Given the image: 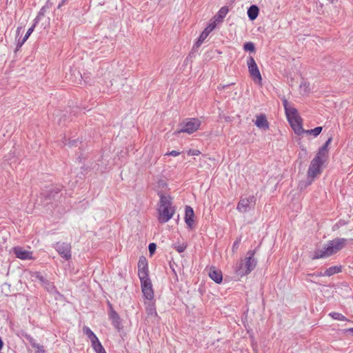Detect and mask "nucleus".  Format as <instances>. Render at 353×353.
I'll return each mask as SVG.
<instances>
[{
	"label": "nucleus",
	"instance_id": "49530a36",
	"mask_svg": "<svg viewBox=\"0 0 353 353\" xmlns=\"http://www.w3.org/2000/svg\"><path fill=\"white\" fill-rule=\"evenodd\" d=\"M78 143V140H72V141H70L68 143V145L70 146V147H72V146H74V145H77V143Z\"/></svg>",
	"mask_w": 353,
	"mask_h": 353
},
{
	"label": "nucleus",
	"instance_id": "a19ab883",
	"mask_svg": "<svg viewBox=\"0 0 353 353\" xmlns=\"http://www.w3.org/2000/svg\"><path fill=\"white\" fill-rule=\"evenodd\" d=\"M27 40H24V38L23 37V39L21 40V39H19L17 43V50H19L20 48H21V46L24 44V43Z\"/></svg>",
	"mask_w": 353,
	"mask_h": 353
},
{
	"label": "nucleus",
	"instance_id": "c85d7f7f",
	"mask_svg": "<svg viewBox=\"0 0 353 353\" xmlns=\"http://www.w3.org/2000/svg\"><path fill=\"white\" fill-rule=\"evenodd\" d=\"M43 287L46 289V290L50 293H58L56 287L53 284V283L48 281L46 284L43 285Z\"/></svg>",
	"mask_w": 353,
	"mask_h": 353
},
{
	"label": "nucleus",
	"instance_id": "c03bdc74",
	"mask_svg": "<svg viewBox=\"0 0 353 353\" xmlns=\"http://www.w3.org/2000/svg\"><path fill=\"white\" fill-rule=\"evenodd\" d=\"M179 154H180V152H178L176 150H172V151L165 154V155H170V156H173V157H176V156H179Z\"/></svg>",
	"mask_w": 353,
	"mask_h": 353
},
{
	"label": "nucleus",
	"instance_id": "bb28decb",
	"mask_svg": "<svg viewBox=\"0 0 353 353\" xmlns=\"http://www.w3.org/2000/svg\"><path fill=\"white\" fill-rule=\"evenodd\" d=\"M329 316H331L333 319L337 320V321H350L344 315L339 312H330L329 314Z\"/></svg>",
	"mask_w": 353,
	"mask_h": 353
},
{
	"label": "nucleus",
	"instance_id": "6ab92c4d",
	"mask_svg": "<svg viewBox=\"0 0 353 353\" xmlns=\"http://www.w3.org/2000/svg\"><path fill=\"white\" fill-rule=\"evenodd\" d=\"M255 125L261 129L268 130L269 128V123L266 119L265 115L259 114L256 116Z\"/></svg>",
	"mask_w": 353,
	"mask_h": 353
},
{
	"label": "nucleus",
	"instance_id": "9b49d317",
	"mask_svg": "<svg viewBox=\"0 0 353 353\" xmlns=\"http://www.w3.org/2000/svg\"><path fill=\"white\" fill-rule=\"evenodd\" d=\"M140 281L143 296L152 301L154 299V291L150 279L140 280Z\"/></svg>",
	"mask_w": 353,
	"mask_h": 353
},
{
	"label": "nucleus",
	"instance_id": "4c0bfd02",
	"mask_svg": "<svg viewBox=\"0 0 353 353\" xmlns=\"http://www.w3.org/2000/svg\"><path fill=\"white\" fill-rule=\"evenodd\" d=\"M32 347L34 348L38 353H44L45 352L44 347L42 345H40L37 343Z\"/></svg>",
	"mask_w": 353,
	"mask_h": 353
},
{
	"label": "nucleus",
	"instance_id": "4be33fe9",
	"mask_svg": "<svg viewBox=\"0 0 353 353\" xmlns=\"http://www.w3.org/2000/svg\"><path fill=\"white\" fill-rule=\"evenodd\" d=\"M327 152L320 148L313 159H316L318 162H322V163H324L325 161V157L327 156Z\"/></svg>",
	"mask_w": 353,
	"mask_h": 353
},
{
	"label": "nucleus",
	"instance_id": "39448f33",
	"mask_svg": "<svg viewBox=\"0 0 353 353\" xmlns=\"http://www.w3.org/2000/svg\"><path fill=\"white\" fill-rule=\"evenodd\" d=\"M201 124V121L197 118L185 119L180 123V128L176 131V134L181 132L188 133L189 134H192L199 130Z\"/></svg>",
	"mask_w": 353,
	"mask_h": 353
},
{
	"label": "nucleus",
	"instance_id": "f8f14e48",
	"mask_svg": "<svg viewBox=\"0 0 353 353\" xmlns=\"http://www.w3.org/2000/svg\"><path fill=\"white\" fill-rule=\"evenodd\" d=\"M216 22H212L209 23V25L204 29V30L201 32L197 41L194 43L193 46V49L199 48L205 41V39L208 37L209 34L216 28Z\"/></svg>",
	"mask_w": 353,
	"mask_h": 353
},
{
	"label": "nucleus",
	"instance_id": "cd10ccee",
	"mask_svg": "<svg viewBox=\"0 0 353 353\" xmlns=\"http://www.w3.org/2000/svg\"><path fill=\"white\" fill-rule=\"evenodd\" d=\"M92 348L94 350L96 353H106L104 347L101 345L99 340L97 342H94V344H92Z\"/></svg>",
	"mask_w": 353,
	"mask_h": 353
},
{
	"label": "nucleus",
	"instance_id": "603ef678",
	"mask_svg": "<svg viewBox=\"0 0 353 353\" xmlns=\"http://www.w3.org/2000/svg\"><path fill=\"white\" fill-rule=\"evenodd\" d=\"M21 27L17 28V34H20V31H21Z\"/></svg>",
	"mask_w": 353,
	"mask_h": 353
},
{
	"label": "nucleus",
	"instance_id": "1a4fd4ad",
	"mask_svg": "<svg viewBox=\"0 0 353 353\" xmlns=\"http://www.w3.org/2000/svg\"><path fill=\"white\" fill-rule=\"evenodd\" d=\"M138 276L140 280L150 279L148 261L143 256H140L139 259Z\"/></svg>",
	"mask_w": 353,
	"mask_h": 353
},
{
	"label": "nucleus",
	"instance_id": "ea45409f",
	"mask_svg": "<svg viewBox=\"0 0 353 353\" xmlns=\"http://www.w3.org/2000/svg\"><path fill=\"white\" fill-rule=\"evenodd\" d=\"M240 241H241V239H237L236 241H235L233 243V245H232V251L233 252H235L239 248Z\"/></svg>",
	"mask_w": 353,
	"mask_h": 353
},
{
	"label": "nucleus",
	"instance_id": "0eeeda50",
	"mask_svg": "<svg viewBox=\"0 0 353 353\" xmlns=\"http://www.w3.org/2000/svg\"><path fill=\"white\" fill-rule=\"evenodd\" d=\"M53 247L65 260L68 261L71 259L72 248L70 243L65 242H57Z\"/></svg>",
	"mask_w": 353,
	"mask_h": 353
},
{
	"label": "nucleus",
	"instance_id": "a211bd4d",
	"mask_svg": "<svg viewBox=\"0 0 353 353\" xmlns=\"http://www.w3.org/2000/svg\"><path fill=\"white\" fill-rule=\"evenodd\" d=\"M208 275L215 283H221L222 282V272L220 270H216L214 267L210 268Z\"/></svg>",
	"mask_w": 353,
	"mask_h": 353
},
{
	"label": "nucleus",
	"instance_id": "5701e85b",
	"mask_svg": "<svg viewBox=\"0 0 353 353\" xmlns=\"http://www.w3.org/2000/svg\"><path fill=\"white\" fill-rule=\"evenodd\" d=\"M341 270L342 267L341 265L331 266L324 272V274H325L326 276H330L336 273L341 272Z\"/></svg>",
	"mask_w": 353,
	"mask_h": 353
},
{
	"label": "nucleus",
	"instance_id": "b1692460",
	"mask_svg": "<svg viewBox=\"0 0 353 353\" xmlns=\"http://www.w3.org/2000/svg\"><path fill=\"white\" fill-rule=\"evenodd\" d=\"M285 112L288 121L290 120V119H291L297 116H299L297 110L292 106H290L288 108L285 109Z\"/></svg>",
	"mask_w": 353,
	"mask_h": 353
},
{
	"label": "nucleus",
	"instance_id": "393cba45",
	"mask_svg": "<svg viewBox=\"0 0 353 353\" xmlns=\"http://www.w3.org/2000/svg\"><path fill=\"white\" fill-rule=\"evenodd\" d=\"M146 312L148 316H157V312L156 310L155 305L153 302L148 303L146 306Z\"/></svg>",
	"mask_w": 353,
	"mask_h": 353
},
{
	"label": "nucleus",
	"instance_id": "8fccbe9b",
	"mask_svg": "<svg viewBox=\"0 0 353 353\" xmlns=\"http://www.w3.org/2000/svg\"><path fill=\"white\" fill-rule=\"evenodd\" d=\"M345 333L351 334L353 335V327L345 330Z\"/></svg>",
	"mask_w": 353,
	"mask_h": 353
},
{
	"label": "nucleus",
	"instance_id": "c9c22d12",
	"mask_svg": "<svg viewBox=\"0 0 353 353\" xmlns=\"http://www.w3.org/2000/svg\"><path fill=\"white\" fill-rule=\"evenodd\" d=\"M25 338L28 341V342L30 343L32 347L36 345V341L35 339L31 336L30 334H26L24 335Z\"/></svg>",
	"mask_w": 353,
	"mask_h": 353
},
{
	"label": "nucleus",
	"instance_id": "f257e3e1",
	"mask_svg": "<svg viewBox=\"0 0 353 353\" xmlns=\"http://www.w3.org/2000/svg\"><path fill=\"white\" fill-rule=\"evenodd\" d=\"M347 242V239L344 238H336L329 241L321 248H316L314 250L312 259L315 260L327 258L342 250L345 246Z\"/></svg>",
	"mask_w": 353,
	"mask_h": 353
},
{
	"label": "nucleus",
	"instance_id": "58836bf2",
	"mask_svg": "<svg viewBox=\"0 0 353 353\" xmlns=\"http://www.w3.org/2000/svg\"><path fill=\"white\" fill-rule=\"evenodd\" d=\"M157 249V245L154 243H150L148 245V250L150 254L152 255L154 253Z\"/></svg>",
	"mask_w": 353,
	"mask_h": 353
},
{
	"label": "nucleus",
	"instance_id": "7c9ffc66",
	"mask_svg": "<svg viewBox=\"0 0 353 353\" xmlns=\"http://www.w3.org/2000/svg\"><path fill=\"white\" fill-rule=\"evenodd\" d=\"M243 49L245 51H249V52H255V46H254V43H252L251 41L246 42L243 45Z\"/></svg>",
	"mask_w": 353,
	"mask_h": 353
},
{
	"label": "nucleus",
	"instance_id": "423d86ee",
	"mask_svg": "<svg viewBox=\"0 0 353 353\" xmlns=\"http://www.w3.org/2000/svg\"><path fill=\"white\" fill-rule=\"evenodd\" d=\"M61 190L62 186L61 185L52 186L43 190L41 192V195L45 200L48 201V203H50L52 201L57 200L59 198V194Z\"/></svg>",
	"mask_w": 353,
	"mask_h": 353
},
{
	"label": "nucleus",
	"instance_id": "a18cd8bd",
	"mask_svg": "<svg viewBox=\"0 0 353 353\" xmlns=\"http://www.w3.org/2000/svg\"><path fill=\"white\" fill-rule=\"evenodd\" d=\"M326 276L325 274H324V272H318L317 274H307L308 276Z\"/></svg>",
	"mask_w": 353,
	"mask_h": 353
},
{
	"label": "nucleus",
	"instance_id": "c756f323",
	"mask_svg": "<svg viewBox=\"0 0 353 353\" xmlns=\"http://www.w3.org/2000/svg\"><path fill=\"white\" fill-rule=\"evenodd\" d=\"M323 128L319 126L311 130H305V132L307 134H312L315 137H317L322 132Z\"/></svg>",
	"mask_w": 353,
	"mask_h": 353
},
{
	"label": "nucleus",
	"instance_id": "3c124183",
	"mask_svg": "<svg viewBox=\"0 0 353 353\" xmlns=\"http://www.w3.org/2000/svg\"><path fill=\"white\" fill-rule=\"evenodd\" d=\"M3 342L1 339V338L0 337V350L3 348Z\"/></svg>",
	"mask_w": 353,
	"mask_h": 353
},
{
	"label": "nucleus",
	"instance_id": "7ed1b4c3",
	"mask_svg": "<svg viewBox=\"0 0 353 353\" xmlns=\"http://www.w3.org/2000/svg\"><path fill=\"white\" fill-rule=\"evenodd\" d=\"M255 253V250H249L247 252L245 262L241 261L236 264L235 272L238 275L241 276L247 275L255 268L257 263L256 260L254 258Z\"/></svg>",
	"mask_w": 353,
	"mask_h": 353
},
{
	"label": "nucleus",
	"instance_id": "a878e982",
	"mask_svg": "<svg viewBox=\"0 0 353 353\" xmlns=\"http://www.w3.org/2000/svg\"><path fill=\"white\" fill-rule=\"evenodd\" d=\"M187 243H174L172 245V248L176 250L179 253L183 252L185 249L187 248Z\"/></svg>",
	"mask_w": 353,
	"mask_h": 353
},
{
	"label": "nucleus",
	"instance_id": "2f4dec72",
	"mask_svg": "<svg viewBox=\"0 0 353 353\" xmlns=\"http://www.w3.org/2000/svg\"><path fill=\"white\" fill-rule=\"evenodd\" d=\"M228 11H229V9L227 6H223L222 8H220L219 12H217L218 16H221V19H223L225 17V16L227 15Z\"/></svg>",
	"mask_w": 353,
	"mask_h": 353
},
{
	"label": "nucleus",
	"instance_id": "09e8293b",
	"mask_svg": "<svg viewBox=\"0 0 353 353\" xmlns=\"http://www.w3.org/2000/svg\"><path fill=\"white\" fill-rule=\"evenodd\" d=\"M214 22H220L222 21L223 19H221V16H218V13L214 17Z\"/></svg>",
	"mask_w": 353,
	"mask_h": 353
},
{
	"label": "nucleus",
	"instance_id": "9d476101",
	"mask_svg": "<svg viewBox=\"0 0 353 353\" xmlns=\"http://www.w3.org/2000/svg\"><path fill=\"white\" fill-rule=\"evenodd\" d=\"M255 204V198L250 196L248 198H242L237 204L236 209L240 212L245 213L249 211Z\"/></svg>",
	"mask_w": 353,
	"mask_h": 353
},
{
	"label": "nucleus",
	"instance_id": "37998d69",
	"mask_svg": "<svg viewBox=\"0 0 353 353\" xmlns=\"http://www.w3.org/2000/svg\"><path fill=\"white\" fill-rule=\"evenodd\" d=\"M282 103H283V105L285 110L291 106L290 105V103H288V100L285 98H283L282 99Z\"/></svg>",
	"mask_w": 353,
	"mask_h": 353
},
{
	"label": "nucleus",
	"instance_id": "f3484780",
	"mask_svg": "<svg viewBox=\"0 0 353 353\" xmlns=\"http://www.w3.org/2000/svg\"><path fill=\"white\" fill-rule=\"evenodd\" d=\"M52 6H53V3L51 2L50 0H48L46 2L45 5L40 9L37 17L34 19V23L38 24L39 22L40 21L41 17L45 15L46 12H47L52 8Z\"/></svg>",
	"mask_w": 353,
	"mask_h": 353
},
{
	"label": "nucleus",
	"instance_id": "4468645a",
	"mask_svg": "<svg viewBox=\"0 0 353 353\" xmlns=\"http://www.w3.org/2000/svg\"><path fill=\"white\" fill-rule=\"evenodd\" d=\"M288 121L296 134L300 135L305 132V130L302 127V119L300 116L290 119Z\"/></svg>",
	"mask_w": 353,
	"mask_h": 353
},
{
	"label": "nucleus",
	"instance_id": "f704fd0d",
	"mask_svg": "<svg viewBox=\"0 0 353 353\" xmlns=\"http://www.w3.org/2000/svg\"><path fill=\"white\" fill-rule=\"evenodd\" d=\"M332 141V137L330 136L327 140L325 141V143L321 147L323 150L328 152V145L330 144V143Z\"/></svg>",
	"mask_w": 353,
	"mask_h": 353
},
{
	"label": "nucleus",
	"instance_id": "79ce46f5",
	"mask_svg": "<svg viewBox=\"0 0 353 353\" xmlns=\"http://www.w3.org/2000/svg\"><path fill=\"white\" fill-rule=\"evenodd\" d=\"M200 154V151L198 150H190L188 152L189 155L197 156Z\"/></svg>",
	"mask_w": 353,
	"mask_h": 353
},
{
	"label": "nucleus",
	"instance_id": "de8ad7c7",
	"mask_svg": "<svg viewBox=\"0 0 353 353\" xmlns=\"http://www.w3.org/2000/svg\"><path fill=\"white\" fill-rule=\"evenodd\" d=\"M68 0H61V3H59L57 8L60 9L62 6L65 5L68 3Z\"/></svg>",
	"mask_w": 353,
	"mask_h": 353
},
{
	"label": "nucleus",
	"instance_id": "473e14b6",
	"mask_svg": "<svg viewBox=\"0 0 353 353\" xmlns=\"http://www.w3.org/2000/svg\"><path fill=\"white\" fill-rule=\"evenodd\" d=\"M300 89L301 91H303L304 93H307L310 91V83L307 81H303L300 84Z\"/></svg>",
	"mask_w": 353,
	"mask_h": 353
},
{
	"label": "nucleus",
	"instance_id": "6e6552de",
	"mask_svg": "<svg viewBox=\"0 0 353 353\" xmlns=\"http://www.w3.org/2000/svg\"><path fill=\"white\" fill-rule=\"evenodd\" d=\"M247 64L251 77L254 81L261 83L262 77L256 61L252 57L248 58Z\"/></svg>",
	"mask_w": 353,
	"mask_h": 353
},
{
	"label": "nucleus",
	"instance_id": "864d4df0",
	"mask_svg": "<svg viewBox=\"0 0 353 353\" xmlns=\"http://www.w3.org/2000/svg\"><path fill=\"white\" fill-rule=\"evenodd\" d=\"M302 151L304 152V154H307V150L305 148H303Z\"/></svg>",
	"mask_w": 353,
	"mask_h": 353
},
{
	"label": "nucleus",
	"instance_id": "2eb2a0df",
	"mask_svg": "<svg viewBox=\"0 0 353 353\" xmlns=\"http://www.w3.org/2000/svg\"><path fill=\"white\" fill-rule=\"evenodd\" d=\"M13 252L18 259L22 260L32 259V252L27 251L21 247H14L13 248Z\"/></svg>",
	"mask_w": 353,
	"mask_h": 353
},
{
	"label": "nucleus",
	"instance_id": "f03ea898",
	"mask_svg": "<svg viewBox=\"0 0 353 353\" xmlns=\"http://www.w3.org/2000/svg\"><path fill=\"white\" fill-rule=\"evenodd\" d=\"M158 195L160 197V205L159 210V221L164 223L168 222L173 216L174 210L171 208L172 198L169 195H165L162 192H159Z\"/></svg>",
	"mask_w": 353,
	"mask_h": 353
},
{
	"label": "nucleus",
	"instance_id": "aec40b11",
	"mask_svg": "<svg viewBox=\"0 0 353 353\" xmlns=\"http://www.w3.org/2000/svg\"><path fill=\"white\" fill-rule=\"evenodd\" d=\"M83 332L90 340L92 344H94V342L98 341L99 339L90 327L87 326L83 327Z\"/></svg>",
	"mask_w": 353,
	"mask_h": 353
},
{
	"label": "nucleus",
	"instance_id": "72a5a7b5",
	"mask_svg": "<svg viewBox=\"0 0 353 353\" xmlns=\"http://www.w3.org/2000/svg\"><path fill=\"white\" fill-rule=\"evenodd\" d=\"M37 25V23H34V22L33 21L32 26L28 30V31L26 32L25 36L23 37L24 40H27L29 38L30 34L34 31V28H35Z\"/></svg>",
	"mask_w": 353,
	"mask_h": 353
},
{
	"label": "nucleus",
	"instance_id": "20e7f679",
	"mask_svg": "<svg viewBox=\"0 0 353 353\" xmlns=\"http://www.w3.org/2000/svg\"><path fill=\"white\" fill-rule=\"evenodd\" d=\"M323 164L322 162H318L316 159L312 160L307 173V181L300 183L301 188H306L312 184L314 178L321 174Z\"/></svg>",
	"mask_w": 353,
	"mask_h": 353
},
{
	"label": "nucleus",
	"instance_id": "412c9836",
	"mask_svg": "<svg viewBox=\"0 0 353 353\" xmlns=\"http://www.w3.org/2000/svg\"><path fill=\"white\" fill-rule=\"evenodd\" d=\"M259 9L256 5L251 6L248 10V16L252 21L256 19L258 17Z\"/></svg>",
	"mask_w": 353,
	"mask_h": 353
},
{
	"label": "nucleus",
	"instance_id": "dca6fc26",
	"mask_svg": "<svg viewBox=\"0 0 353 353\" xmlns=\"http://www.w3.org/2000/svg\"><path fill=\"white\" fill-rule=\"evenodd\" d=\"M194 210L190 206H185V222L189 228L192 229L194 225Z\"/></svg>",
	"mask_w": 353,
	"mask_h": 353
},
{
	"label": "nucleus",
	"instance_id": "e433bc0d",
	"mask_svg": "<svg viewBox=\"0 0 353 353\" xmlns=\"http://www.w3.org/2000/svg\"><path fill=\"white\" fill-rule=\"evenodd\" d=\"M36 279L41 282L42 285L46 284V283L48 281L47 279H46L44 276L41 275L39 273H37L36 274Z\"/></svg>",
	"mask_w": 353,
	"mask_h": 353
},
{
	"label": "nucleus",
	"instance_id": "ddd939ff",
	"mask_svg": "<svg viewBox=\"0 0 353 353\" xmlns=\"http://www.w3.org/2000/svg\"><path fill=\"white\" fill-rule=\"evenodd\" d=\"M110 306V312H109V318L112 321V325L117 329L118 331H120L123 328L121 319L118 314V313L112 308V306L110 303H109Z\"/></svg>",
	"mask_w": 353,
	"mask_h": 353
}]
</instances>
